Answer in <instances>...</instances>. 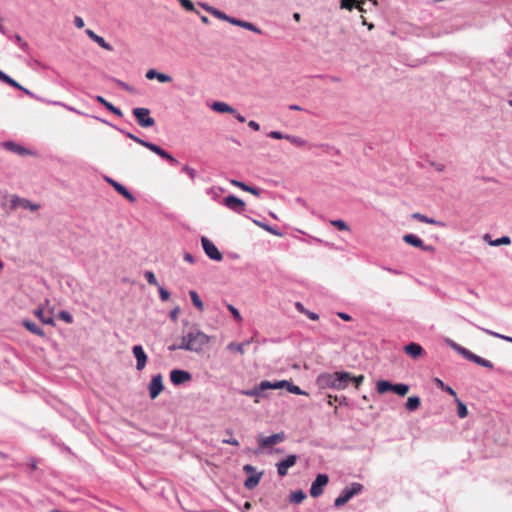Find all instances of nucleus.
Listing matches in <instances>:
<instances>
[{
  "label": "nucleus",
  "instance_id": "cd10ccee",
  "mask_svg": "<svg viewBox=\"0 0 512 512\" xmlns=\"http://www.w3.org/2000/svg\"><path fill=\"white\" fill-rule=\"evenodd\" d=\"M263 472H258L253 475H250L244 482L245 488L251 490L254 489L260 482L262 478Z\"/></svg>",
  "mask_w": 512,
  "mask_h": 512
},
{
  "label": "nucleus",
  "instance_id": "4be33fe9",
  "mask_svg": "<svg viewBox=\"0 0 512 512\" xmlns=\"http://www.w3.org/2000/svg\"><path fill=\"white\" fill-rule=\"evenodd\" d=\"M145 76L149 80L157 79L160 83H169V82L172 81V77L171 76H169L167 74H164V73H160V72H158L155 69L148 70L146 72Z\"/></svg>",
  "mask_w": 512,
  "mask_h": 512
},
{
  "label": "nucleus",
  "instance_id": "13d9d810",
  "mask_svg": "<svg viewBox=\"0 0 512 512\" xmlns=\"http://www.w3.org/2000/svg\"><path fill=\"white\" fill-rule=\"evenodd\" d=\"M376 389H377V392L379 394H384V389H385V386H384V379H380L377 381L376 383Z\"/></svg>",
  "mask_w": 512,
  "mask_h": 512
},
{
  "label": "nucleus",
  "instance_id": "603ef678",
  "mask_svg": "<svg viewBox=\"0 0 512 512\" xmlns=\"http://www.w3.org/2000/svg\"><path fill=\"white\" fill-rule=\"evenodd\" d=\"M357 0H341V8L352 10Z\"/></svg>",
  "mask_w": 512,
  "mask_h": 512
},
{
  "label": "nucleus",
  "instance_id": "de8ad7c7",
  "mask_svg": "<svg viewBox=\"0 0 512 512\" xmlns=\"http://www.w3.org/2000/svg\"><path fill=\"white\" fill-rule=\"evenodd\" d=\"M182 172L186 173L192 180H194L197 175L196 170L187 165L182 167Z\"/></svg>",
  "mask_w": 512,
  "mask_h": 512
},
{
  "label": "nucleus",
  "instance_id": "2eb2a0df",
  "mask_svg": "<svg viewBox=\"0 0 512 512\" xmlns=\"http://www.w3.org/2000/svg\"><path fill=\"white\" fill-rule=\"evenodd\" d=\"M191 379L192 375L188 371L181 369H173L170 372V380L176 386L189 382L191 381Z\"/></svg>",
  "mask_w": 512,
  "mask_h": 512
},
{
  "label": "nucleus",
  "instance_id": "6e6552de",
  "mask_svg": "<svg viewBox=\"0 0 512 512\" xmlns=\"http://www.w3.org/2000/svg\"><path fill=\"white\" fill-rule=\"evenodd\" d=\"M201 243L205 254L214 261H221L223 258L222 253L218 250V248L211 242L207 237L203 236L201 238Z\"/></svg>",
  "mask_w": 512,
  "mask_h": 512
},
{
  "label": "nucleus",
  "instance_id": "473e14b6",
  "mask_svg": "<svg viewBox=\"0 0 512 512\" xmlns=\"http://www.w3.org/2000/svg\"><path fill=\"white\" fill-rule=\"evenodd\" d=\"M189 296L191 298V301H192L193 305L198 310L202 311L204 309V304H203L202 300L200 299L198 293L195 290H191L189 292Z\"/></svg>",
  "mask_w": 512,
  "mask_h": 512
},
{
  "label": "nucleus",
  "instance_id": "58836bf2",
  "mask_svg": "<svg viewBox=\"0 0 512 512\" xmlns=\"http://www.w3.org/2000/svg\"><path fill=\"white\" fill-rule=\"evenodd\" d=\"M483 332H485L486 334L488 335H491L493 337H496V338H500V339H503L505 341H508V342H511L512 343V337H509V336H505V335H502V334H499L497 332H494L492 330H489V329H486V328H480Z\"/></svg>",
  "mask_w": 512,
  "mask_h": 512
},
{
  "label": "nucleus",
  "instance_id": "f257e3e1",
  "mask_svg": "<svg viewBox=\"0 0 512 512\" xmlns=\"http://www.w3.org/2000/svg\"><path fill=\"white\" fill-rule=\"evenodd\" d=\"M352 376L348 372L322 373L317 377V384L321 388L345 389L351 382Z\"/></svg>",
  "mask_w": 512,
  "mask_h": 512
},
{
  "label": "nucleus",
  "instance_id": "338daca9",
  "mask_svg": "<svg viewBox=\"0 0 512 512\" xmlns=\"http://www.w3.org/2000/svg\"><path fill=\"white\" fill-rule=\"evenodd\" d=\"M248 126L255 131H258L260 129V125L254 120H250L248 122Z\"/></svg>",
  "mask_w": 512,
  "mask_h": 512
},
{
  "label": "nucleus",
  "instance_id": "79ce46f5",
  "mask_svg": "<svg viewBox=\"0 0 512 512\" xmlns=\"http://www.w3.org/2000/svg\"><path fill=\"white\" fill-rule=\"evenodd\" d=\"M330 223L339 230L348 231V225L341 219L331 220Z\"/></svg>",
  "mask_w": 512,
  "mask_h": 512
},
{
  "label": "nucleus",
  "instance_id": "680f3d73",
  "mask_svg": "<svg viewBox=\"0 0 512 512\" xmlns=\"http://www.w3.org/2000/svg\"><path fill=\"white\" fill-rule=\"evenodd\" d=\"M224 444H229V445H233V446H239V441L235 438H228V439H223L222 441Z\"/></svg>",
  "mask_w": 512,
  "mask_h": 512
},
{
  "label": "nucleus",
  "instance_id": "aec40b11",
  "mask_svg": "<svg viewBox=\"0 0 512 512\" xmlns=\"http://www.w3.org/2000/svg\"><path fill=\"white\" fill-rule=\"evenodd\" d=\"M411 218L412 219H415V220H418L420 222H423V223H427V224H432V225H436L438 227H446V223L443 222V221H439V220H436L434 218H430L424 214H421L419 212H415L411 215Z\"/></svg>",
  "mask_w": 512,
  "mask_h": 512
},
{
  "label": "nucleus",
  "instance_id": "c85d7f7f",
  "mask_svg": "<svg viewBox=\"0 0 512 512\" xmlns=\"http://www.w3.org/2000/svg\"><path fill=\"white\" fill-rule=\"evenodd\" d=\"M23 326L28 330L30 331L31 333L35 334V335H38L40 337H44L45 336V333H44V330L39 327L36 323L30 321V320H24L23 321Z\"/></svg>",
  "mask_w": 512,
  "mask_h": 512
},
{
  "label": "nucleus",
  "instance_id": "a18cd8bd",
  "mask_svg": "<svg viewBox=\"0 0 512 512\" xmlns=\"http://www.w3.org/2000/svg\"><path fill=\"white\" fill-rule=\"evenodd\" d=\"M228 310L231 312V314L233 315V317L235 318V320L237 322H241L242 321V317L240 315V312L238 311L237 308H235L233 305L231 304H228Z\"/></svg>",
  "mask_w": 512,
  "mask_h": 512
},
{
  "label": "nucleus",
  "instance_id": "a211bd4d",
  "mask_svg": "<svg viewBox=\"0 0 512 512\" xmlns=\"http://www.w3.org/2000/svg\"><path fill=\"white\" fill-rule=\"evenodd\" d=\"M1 145L8 151L18 154L20 156L30 155L32 152L25 148L24 146L15 143L13 141H6L1 143Z\"/></svg>",
  "mask_w": 512,
  "mask_h": 512
},
{
  "label": "nucleus",
  "instance_id": "bf43d9fd",
  "mask_svg": "<svg viewBox=\"0 0 512 512\" xmlns=\"http://www.w3.org/2000/svg\"><path fill=\"white\" fill-rule=\"evenodd\" d=\"M74 24L77 28L81 29L84 27V20L80 16H75Z\"/></svg>",
  "mask_w": 512,
  "mask_h": 512
},
{
  "label": "nucleus",
  "instance_id": "a19ab883",
  "mask_svg": "<svg viewBox=\"0 0 512 512\" xmlns=\"http://www.w3.org/2000/svg\"><path fill=\"white\" fill-rule=\"evenodd\" d=\"M511 243V239L508 236H502L500 238H497L494 241L490 242V245L492 246H501V245H508Z\"/></svg>",
  "mask_w": 512,
  "mask_h": 512
},
{
  "label": "nucleus",
  "instance_id": "09e8293b",
  "mask_svg": "<svg viewBox=\"0 0 512 512\" xmlns=\"http://www.w3.org/2000/svg\"><path fill=\"white\" fill-rule=\"evenodd\" d=\"M452 348L458 352L460 355H462L465 359L467 357V354L465 352H469L470 350L466 349L465 347H462L456 343H452Z\"/></svg>",
  "mask_w": 512,
  "mask_h": 512
},
{
  "label": "nucleus",
  "instance_id": "e433bc0d",
  "mask_svg": "<svg viewBox=\"0 0 512 512\" xmlns=\"http://www.w3.org/2000/svg\"><path fill=\"white\" fill-rule=\"evenodd\" d=\"M212 15L215 16L216 18L220 19V20L227 21L230 24H232V21H234L233 17L225 14L224 12H222V11L216 9V8L212 11Z\"/></svg>",
  "mask_w": 512,
  "mask_h": 512
},
{
  "label": "nucleus",
  "instance_id": "37998d69",
  "mask_svg": "<svg viewBox=\"0 0 512 512\" xmlns=\"http://www.w3.org/2000/svg\"><path fill=\"white\" fill-rule=\"evenodd\" d=\"M144 277L150 285L159 286V283L152 271H146Z\"/></svg>",
  "mask_w": 512,
  "mask_h": 512
},
{
  "label": "nucleus",
  "instance_id": "9b49d317",
  "mask_svg": "<svg viewBox=\"0 0 512 512\" xmlns=\"http://www.w3.org/2000/svg\"><path fill=\"white\" fill-rule=\"evenodd\" d=\"M224 205L235 213L241 214L245 210V203L234 195L224 198Z\"/></svg>",
  "mask_w": 512,
  "mask_h": 512
},
{
  "label": "nucleus",
  "instance_id": "7c9ffc66",
  "mask_svg": "<svg viewBox=\"0 0 512 512\" xmlns=\"http://www.w3.org/2000/svg\"><path fill=\"white\" fill-rule=\"evenodd\" d=\"M421 400L418 396H411L407 399L405 407L408 411L412 412L420 407Z\"/></svg>",
  "mask_w": 512,
  "mask_h": 512
},
{
  "label": "nucleus",
  "instance_id": "9d476101",
  "mask_svg": "<svg viewBox=\"0 0 512 512\" xmlns=\"http://www.w3.org/2000/svg\"><path fill=\"white\" fill-rule=\"evenodd\" d=\"M285 439V433L284 432H280V433H275V434H272L270 436H267V437H259L258 438V443H259V447L261 449H265V448H268V447H271L275 444H278V443H281L283 442Z\"/></svg>",
  "mask_w": 512,
  "mask_h": 512
},
{
  "label": "nucleus",
  "instance_id": "1a4fd4ad",
  "mask_svg": "<svg viewBox=\"0 0 512 512\" xmlns=\"http://www.w3.org/2000/svg\"><path fill=\"white\" fill-rule=\"evenodd\" d=\"M329 477L327 474H318L310 487V495L314 498L319 497L323 493V488L328 484Z\"/></svg>",
  "mask_w": 512,
  "mask_h": 512
},
{
  "label": "nucleus",
  "instance_id": "6e6d98bb",
  "mask_svg": "<svg viewBox=\"0 0 512 512\" xmlns=\"http://www.w3.org/2000/svg\"><path fill=\"white\" fill-rule=\"evenodd\" d=\"M6 84L18 89V90H21L23 89V86H21L17 81H15L14 79H12L9 75L7 77V79L5 80Z\"/></svg>",
  "mask_w": 512,
  "mask_h": 512
},
{
  "label": "nucleus",
  "instance_id": "e2e57ef3",
  "mask_svg": "<svg viewBox=\"0 0 512 512\" xmlns=\"http://www.w3.org/2000/svg\"><path fill=\"white\" fill-rule=\"evenodd\" d=\"M305 314L307 315V317L313 321H316L319 319V315L315 312H311V311H308L306 310Z\"/></svg>",
  "mask_w": 512,
  "mask_h": 512
},
{
  "label": "nucleus",
  "instance_id": "4c0bfd02",
  "mask_svg": "<svg viewBox=\"0 0 512 512\" xmlns=\"http://www.w3.org/2000/svg\"><path fill=\"white\" fill-rule=\"evenodd\" d=\"M457 401V414L460 418H465L468 414V410L466 405L460 401L459 399H456Z\"/></svg>",
  "mask_w": 512,
  "mask_h": 512
},
{
  "label": "nucleus",
  "instance_id": "7ed1b4c3",
  "mask_svg": "<svg viewBox=\"0 0 512 512\" xmlns=\"http://www.w3.org/2000/svg\"><path fill=\"white\" fill-rule=\"evenodd\" d=\"M113 128H115L117 131H119L120 133L124 134L126 137H128L129 139L133 140L134 142L142 145L143 147L149 149L150 151L154 152L155 154H157L158 156H160L161 158L167 160L168 162H170L172 165H176L178 164V161L176 158H174L169 152H167L166 150H164L163 148H161L160 146L152 143V142H149V141H146L144 139H141L139 138L138 136L134 135L133 133L131 132H128V131H125L124 129L122 128H119L115 125H111Z\"/></svg>",
  "mask_w": 512,
  "mask_h": 512
},
{
  "label": "nucleus",
  "instance_id": "f704fd0d",
  "mask_svg": "<svg viewBox=\"0 0 512 512\" xmlns=\"http://www.w3.org/2000/svg\"><path fill=\"white\" fill-rule=\"evenodd\" d=\"M306 498V494L302 490H297L291 493L290 501L295 504H300Z\"/></svg>",
  "mask_w": 512,
  "mask_h": 512
},
{
  "label": "nucleus",
  "instance_id": "4d7b16f0",
  "mask_svg": "<svg viewBox=\"0 0 512 512\" xmlns=\"http://www.w3.org/2000/svg\"><path fill=\"white\" fill-rule=\"evenodd\" d=\"M243 471L246 472L247 474H250V475H253L255 473H258L256 471V468L250 464H246L243 466Z\"/></svg>",
  "mask_w": 512,
  "mask_h": 512
},
{
  "label": "nucleus",
  "instance_id": "412c9836",
  "mask_svg": "<svg viewBox=\"0 0 512 512\" xmlns=\"http://www.w3.org/2000/svg\"><path fill=\"white\" fill-rule=\"evenodd\" d=\"M465 353L467 354L466 360L471 361V362H473L477 365H480L482 367H485V368H489V369L493 368V363L491 361L484 359L471 351L465 352Z\"/></svg>",
  "mask_w": 512,
  "mask_h": 512
},
{
  "label": "nucleus",
  "instance_id": "8fccbe9b",
  "mask_svg": "<svg viewBox=\"0 0 512 512\" xmlns=\"http://www.w3.org/2000/svg\"><path fill=\"white\" fill-rule=\"evenodd\" d=\"M182 7L187 11H195L194 4L191 0H178Z\"/></svg>",
  "mask_w": 512,
  "mask_h": 512
},
{
  "label": "nucleus",
  "instance_id": "423d86ee",
  "mask_svg": "<svg viewBox=\"0 0 512 512\" xmlns=\"http://www.w3.org/2000/svg\"><path fill=\"white\" fill-rule=\"evenodd\" d=\"M269 389H274V382H270V381L264 380V381H261L254 388L248 389V390H242V391H240V393L242 395H246V396H249V397H255L256 398L255 399V403H259V399L258 398L266 397L265 391L269 390Z\"/></svg>",
  "mask_w": 512,
  "mask_h": 512
},
{
  "label": "nucleus",
  "instance_id": "69168bd1",
  "mask_svg": "<svg viewBox=\"0 0 512 512\" xmlns=\"http://www.w3.org/2000/svg\"><path fill=\"white\" fill-rule=\"evenodd\" d=\"M182 342L180 344H171L168 346L169 351H176V350H185V348L181 347Z\"/></svg>",
  "mask_w": 512,
  "mask_h": 512
},
{
  "label": "nucleus",
  "instance_id": "ddd939ff",
  "mask_svg": "<svg viewBox=\"0 0 512 512\" xmlns=\"http://www.w3.org/2000/svg\"><path fill=\"white\" fill-rule=\"evenodd\" d=\"M151 399H155L164 389L163 378L161 374L154 375L148 386Z\"/></svg>",
  "mask_w": 512,
  "mask_h": 512
},
{
  "label": "nucleus",
  "instance_id": "ea45409f",
  "mask_svg": "<svg viewBox=\"0 0 512 512\" xmlns=\"http://www.w3.org/2000/svg\"><path fill=\"white\" fill-rule=\"evenodd\" d=\"M94 42L107 51L113 50V47L108 42H106L103 37L99 35L95 38Z\"/></svg>",
  "mask_w": 512,
  "mask_h": 512
},
{
  "label": "nucleus",
  "instance_id": "a878e982",
  "mask_svg": "<svg viewBox=\"0 0 512 512\" xmlns=\"http://www.w3.org/2000/svg\"><path fill=\"white\" fill-rule=\"evenodd\" d=\"M95 99H96L97 102L101 103L107 110H109L113 114L117 115L118 117H122L123 116L122 111L118 107H116L112 103L108 102L102 96H96Z\"/></svg>",
  "mask_w": 512,
  "mask_h": 512
},
{
  "label": "nucleus",
  "instance_id": "c03bdc74",
  "mask_svg": "<svg viewBox=\"0 0 512 512\" xmlns=\"http://www.w3.org/2000/svg\"><path fill=\"white\" fill-rule=\"evenodd\" d=\"M11 39L23 50H26L28 44L23 41L22 37L19 34H14Z\"/></svg>",
  "mask_w": 512,
  "mask_h": 512
},
{
  "label": "nucleus",
  "instance_id": "2f4dec72",
  "mask_svg": "<svg viewBox=\"0 0 512 512\" xmlns=\"http://www.w3.org/2000/svg\"><path fill=\"white\" fill-rule=\"evenodd\" d=\"M286 140L297 147H303V146H307V145L309 147H312V145H310L305 139H303L299 136L288 134L286 137Z\"/></svg>",
  "mask_w": 512,
  "mask_h": 512
},
{
  "label": "nucleus",
  "instance_id": "b1692460",
  "mask_svg": "<svg viewBox=\"0 0 512 512\" xmlns=\"http://www.w3.org/2000/svg\"><path fill=\"white\" fill-rule=\"evenodd\" d=\"M211 108L218 113L236 114V109L225 102L216 101L211 105Z\"/></svg>",
  "mask_w": 512,
  "mask_h": 512
},
{
  "label": "nucleus",
  "instance_id": "72a5a7b5",
  "mask_svg": "<svg viewBox=\"0 0 512 512\" xmlns=\"http://www.w3.org/2000/svg\"><path fill=\"white\" fill-rule=\"evenodd\" d=\"M250 343H251V341H246L245 343L231 342L227 345V349H229L231 351H236L240 354H244V346L249 345Z\"/></svg>",
  "mask_w": 512,
  "mask_h": 512
},
{
  "label": "nucleus",
  "instance_id": "39448f33",
  "mask_svg": "<svg viewBox=\"0 0 512 512\" xmlns=\"http://www.w3.org/2000/svg\"><path fill=\"white\" fill-rule=\"evenodd\" d=\"M132 114L135 117L137 124L142 128H150L155 125V119L151 116V112L148 108H133Z\"/></svg>",
  "mask_w": 512,
  "mask_h": 512
},
{
  "label": "nucleus",
  "instance_id": "20e7f679",
  "mask_svg": "<svg viewBox=\"0 0 512 512\" xmlns=\"http://www.w3.org/2000/svg\"><path fill=\"white\" fill-rule=\"evenodd\" d=\"M364 487L361 483L353 482L349 486H346L335 499V507H341L346 504L354 496L359 495L363 491Z\"/></svg>",
  "mask_w": 512,
  "mask_h": 512
},
{
  "label": "nucleus",
  "instance_id": "3c124183",
  "mask_svg": "<svg viewBox=\"0 0 512 512\" xmlns=\"http://www.w3.org/2000/svg\"><path fill=\"white\" fill-rule=\"evenodd\" d=\"M59 317H60V319H62L63 321H65L68 324L73 322L72 315L69 312H67V311H61L59 313Z\"/></svg>",
  "mask_w": 512,
  "mask_h": 512
},
{
  "label": "nucleus",
  "instance_id": "774afa93",
  "mask_svg": "<svg viewBox=\"0 0 512 512\" xmlns=\"http://www.w3.org/2000/svg\"><path fill=\"white\" fill-rule=\"evenodd\" d=\"M184 260L189 262V263H194L195 262V257L190 254V253H185L184 254Z\"/></svg>",
  "mask_w": 512,
  "mask_h": 512
},
{
  "label": "nucleus",
  "instance_id": "c9c22d12",
  "mask_svg": "<svg viewBox=\"0 0 512 512\" xmlns=\"http://www.w3.org/2000/svg\"><path fill=\"white\" fill-rule=\"evenodd\" d=\"M35 316H37L42 323L52 325L54 323V320L52 317H45L44 312L42 308H38L34 312Z\"/></svg>",
  "mask_w": 512,
  "mask_h": 512
},
{
  "label": "nucleus",
  "instance_id": "bb28decb",
  "mask_svg": "<svg viewBox=\"0 0 512 512\" xmlns=\"http://www.w3.org/2000/svg\"><path fill=\"white\" fill-rule=\"evenodd\" d=\"M404 350L407 354H409L410 356L416 358L418 356H421L423 354V348L421 345L417 344V343H410L408 345H406L404 347Z\"/></svg>",
  "mask_w": 512,
  "mask_h": 512
},
{
  "label": "nucleus",
  "instance_id": "864d4df0",
  "mask_svg": "<svg viewBox=\"0 0 512 512\" xmlns=\"http://www.w3.org/2000/svg\"><path fill=\"white\" fill-rule=\"evenodd\" d=\"M287 135L288 134H283L280 131H271V132H269L267 134V136L270 137V138H273V139H285V140H286Z\"/></svg>",
  "mask_w": 512,
  "mask_h": 512
},
{
  "label": "nucleus",
  "instance_id": "6ab92c4d",
  "mask_svg": "<svg viewBox=\"0 0 512 512\" xmlns=\"http://www.w3.org/2000/svg\"><path fill=\"white\" fill-rule=\"evenodd\" d=\"M107 182L110 183L113 188L120 194L122 195L124 198H126L128 201L130 202H134L135 201V197L132 195V193L125 187L123 186L122 184H120L119 182L111 179V178H106Z\"/></svg>",
  "mask_w": 512,
  "mask_h": 512
},
{
  "label": "nucleus",
  "instance_id": "f8f14e48",
  "mask_svg": "<svg viewBox=\"0 0 512 512\" xmlns=\"http://www.w3.org/2000/svg\"><path fill=\"white\" fill-rule=\"evenodd\" d=\"M403 241L413 247H416V248H419L423 251H427V252H430V251H433L434 250V247L431 246V245H425L423 240L418 237L417 235L415 234H405L403 236Z\"/></svg>",
  "mask_w": 512,
  "mask_h": 512
},
{
  "label": "nucleus",
  "instance_id": "5701e85b",
  "mask_svg": "<svg viewBox=\"0 0 512 512\" xmlns=\"http://www.w3.org/2000/svg\"><path fill=\"white\" fill-rule=\"evenodd\" d=\"M386 391H391L399 396H404L409 391V386L403 383L392 384L391 382L386 381Z\"/></svg>",
  "mask_w": 512,
  "mask_h": 512
},
{
  "label": "nucleus",
  "instance_id": "5fc2aeb1",
  "mask_svg": "<svg viewBox=\"0 0 512 512\" xmlns=\"http://www.w3.org/2000/svg\"><path fill=\"white\" fill-rule=\"evenodd\" d=\"M113 81L123 90H126V91H129V92H132L133 89L131 86H129L127 83H125L124 81L122 80H119V79H113Z\"/></svg>",
  "mask_w": 512,
  "mask_h": 512
},
{
  "label": "nucleus",
  "instance_id": "393cba45",
  "mask_svg": "<svg viewBox=\"0 0 512 512\" xmlns=\"http://www.w3.org/2000/svg\"><path fill=\"white\" fill-rule=\"evenodd\" d=\"M232 25L242 27L257 34H262V31L256 25L248 21L234 18V21H232Z\"/></svg>",
  "mask_w": 512,
  "mask_h": 512
},
{
  "label": "nucleus",
  "instance_id": "052dcab7",
  "mask_svg": "<svg viewBox=\"0 0 512 512\" xmlns=\"http://www.w3.org/2000/svg\"><path fill=\"white\" fill-rule=\"evenodd\" d=\"M180 312V308L177 306L175 307L173 310L170 311V318L173 320V321H176L177 318H178V314Z\"/></svg>",
  "mask_w": 512,
  "mask_h": 512
},
{
  "label": "nucleus",
  "instance_id": "dca6fc26",
  "mask_svg": "<svg viewBox=\"0 0 512 512\" xmlns=\"http://www.w3.org/2000/svg\"><path fill=\"white\" fill-rule=\"evenodd\" d=\"M287 389L288 392L296 395H308L307 392L302 390L299 386L294 385L290 381L287 380H280L274 382V389Z\"/></svg>",
  "mask_w": 512,
  "mask_h": 512
},
{
  "label": "nucleus",
  "instance_id": "c756f323",
  "mask_svg": "<svg viewBox=\"0 0 512 512\" xmlns=\"http://www.w3.org/2000/svg\"><path fill=\"white\" fill-rule=\"evenodd\" d=\"M232 185L241 188L244 191L250 192L253 195L260 196L261 190L256 187L249 186L245 184L244 182L238 181V180H231L230 181Z\"/></svg>",
  "mask_w": 512,
  "mask_h": 512
},
{
  "label": "nucleus",
  "instance_id": "0eeeda50",
  "mask_svg": "<svg viewBox=\"0 0 512 512\" xmlns=\"http://www.w3.org/2000/svg\"><path fill=\"white\" fill-rule=\"evenodd\" d=\"M17 208H23L25 210L37 211L40 208L39 204L32 203L26 198H21L17 195H12L10 198V209L15 210Z\"/></svg>",
  "mask_w": 512,
  "mask_h": 512
},
{
  "label": "nucleus",
  "instance_id": "49530a36",
  "mask_svg": "<svg viewBox=\"0 0 512 512\" xmlns=\"http://www.w3.org/2000/svg\"><path fill=\"white\" fill-rule=\"evenodd\" d=\"M159 296L162 301H168L170 298V293L168 290L163 288L162 286H158Z\"/></svg>",
  "mask_w": 512,
  "mask_h": 512
},
{
  "label": "nucleus",
  "instance_id": "f3484780",
  "mask_svg": "<svg viewBox=\"0 0 512 512\" xmlns=\"http://www.w3.org/2000/svg\"><path fill=\"white\" fill-rule=\"evenodd\" d=\"M133 355L137 360L136 368L141 371L144 369L147 363V355L141 345H135L132 348Z\"/></svg>",
  "mask_w": 512,
  "mask_h": 512
},
{
  "label": "nucleus",
  "instance_id": "0e129e2a",
  "mask_svg": "<svg viewBox=\"0 0 512 512\" xmlns=\"http://www.w3.org/2000/svg\"><path fill=\"white\" fill-rule=\"evenodd\" d=\"M258 224L261 227H263L266 231H268V232H270V233H272L274 235H279V233L276 230H274L271 226L266 225V224H262V223H258Z\"/></svg>",
  "mask_w": 512,
  "mask_h": 512
},
{
  "label": "nucleus",
  "instance_id": "f03ea898",
  "mask_svg": "<svg viewBox=\"0 0 512 512\" xmlns=\"http://www.w3.org/2000/svg\"><path fill=\"white\" fill-rule=\"evenodd\" d=\"M210 338L198 328H192L187 334L182 336V346L187 351L200 353L209 343Z\"/></svg>",
  "mask_w": 512,
  "mask_h": 512
},
{
  "label": "nucleus",
  "instance_id": "4468645a",
  "mask_svg": "<svg viewBox=\"0 0 512 512\" xmlns=\"http://www.w3.org/2000/svg\"><path fill=\"white\" fill-rule=\"evenodd\" d=\"M297 462V456L294 454H291L287 456L285 459L279 461L276 464L277 467V473L280 477H284L287 475L289 468L294 466Z\"/></svg>",
  "mask_w": 512,
  "mask_h": 512
}]
</instances>
